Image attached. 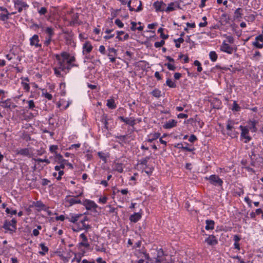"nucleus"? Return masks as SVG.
Segmentation results:
<instances>
[{
    "instance_id": "nucleus-1",
    "label": "nucleus",
    "mask_w": 263,
    "mask_h": 263,
    "mask_svg": "<svg viewBox=\"0 0 263 263\" xmlns=\"http://www.w3.org/2000/svg\"><path fill=\"white\" fill-rule=\"evenodd\" d=\"M54 56L56 59L57 64L53 69L57 77H63V74L62 72L66 74L72 67H79V65L75 63L76 58L68 52L63 51L60 54H55Z\"/></svg>"
},
{
    "instance_id": "nucleus-2",
    "label": "nucleus",
    "mask_w": 263,
    "mask_h": 263,
    "mask_svg": "<svg viewBox=\"0 0 263 263\" xmlns=\"http://www.w3.org/2000/svg\"><path fill=\"white\" fill-rule=\"evenodd\" d=\"M79 13L75 12L73 10H71L67 12L64 20L68 22L69 26L80 25L82 22L79 20Z\"/></svg>"
},
{
    "instance_id": "nucleus-3",
    "label": "nucleus",
    "mask_w": 263,
    "mask_h": 263,
    "mask_svg": "<svg viewBox=\"0 0 263 263\" xmlns=\"http://www.w3.org/2000/svg\"><path fill=\"white\" fill-rule=\"evenodd\" d=\"M87 220V217L83 215V217L80 218L79 220L72 227V230L74 232H79L83 230H87L91 228L90 226L85 223V221Z\"/></svg>"
},
{
    "instance_id": "nucleus-4",
    "label": "nucleus",
    "mask_w": 263,
    "mask_h": 263,
    "mask_svg": "<svg viewBox=\"0 0 263 263\" xmlns=\"http://www.w3.org/2000/svg\"><path fill=\"white\" fill-rule=\"evenodd\" d=\"M153 251H154L153 253L155 256L153 258L155 263H168L165 258L166 255L164 254L162 249L153 250Z\"/></svg>"
},
{
    "instance_id": "nucleus-5",
    "label": "nucleus",
    "mask_w": 263,
    "mask_h": 263,
    "mask_svg": "<svg viewBox=\"0 0 263 263\" xmlns=\"http://www.w3.org/2000/svg\"><path fill=\"white\" fill-rule=\"evenodd\" d=\"M16 223L17 220L13 218L11 221L5 220L2 228L6 231L5 233L9 231L10 234H12L16 232Z\"/></svg>"
},
{
    "instance_id": "nucleus-6",
    "label": "nucleus",
    "mask_w": 263,
    "mask_h": 263,
    "mask_svg": "<svg viewBox=\"0 0 263 263\" xmlns=\"http://www.w3.org/2000/svg\"><path fill=\"white\" fill-rule=\"evenodd\" d=\"M14 8L17 10L18 13L23 11H26L29 8V5L24 0H15L14 1Z\"/></svg>"
},
{
    "instance_id": "nucleus-7",
    "label": "nucleus",
    "mask_w": 263,
    "mask_h": 263,
    "mask_svg": "<svg viewBox=\"0 0 263 263\" xmlns=\"http://www.w3.org/2000/svg\"><path fill=\"white\" fill-rule=\"evenodd\" d=\"M82 193L80 194L79 195L74 197H71L70 196H67L65 199V205L67 206H71L75 204H81L82 201L78 198L80 196Z\"/></svg>"
},
{
    "instance_id": "nucleus-8",
    "label": "nucleus",
    "mask_w": 263,
    "mask_h": 263,
    "mask_svg": "<svg viewBox=\"0 0 263 263\" xmlns=\"http://www.w3.org/2000/svg\"><path fill=\"white\" fill-rule=\"evenodd\" d=\"M205 179L209 180L210 184L214 186H222L223 181L216 175H211L209 177H205Z\"/></svg>"
},
{
    "instance_id": "nucleus-9",
    "label": "nucleus",
    "mask_w": 263,
    "mask_h": 263,
    "mask_svg": "<svg viewBox=\"0 0 263 263\" xmlns=\"http://www.w3.org/2000/svg\"><path fill=\"white\" fill-rule=\"evenodd\" d=\"M16 12H9L8 10L3 7H0V21L7 22L11 15L15 14Z\"/></svg>"
},
{
    "instance_id": "nucleus-10",
    "label": "nucleus",
    "mask_w": 263,
    "mask_h": 263,
    "mask_svg": "<svg viewBox=\"0 0 263 263\" xmlns=\"http://www.w3.org/2000/svg\"><path fill=\"white\" fill-rule=\"evenodd\" d=\"M82 204L85 206L87 210L95 211L98 208V205L93 201L89 199H85L82 202Z\"/></svg>"
},
{
    "instance_id": "nucleus-11",
    "label": "nucleus",
    "mask_w": 263,
    "mask_h": 263,
    "mask_svg": "<svg viewBox=\"0 0 263 263\" xmlns=\"http://www.w3.org/2000/svg\"><path fill=\"white\" fill-rule=\"evenodd\" d=\"M241 132V137L245 139V143H248L249 142L251 139V137L249 136V129L245 126H243L240 125L239 126Z\"/></svg>"
},
{
    "instance_id": "nucleus-12",
    "label": "nucleus",
    "mask_w": 263,
    "mask_h": 263,
    "mask_svg": "<svg viewBox=\"0 0 263 263\" xmlns=\"http://www.w3.org/2000/svg\"><path fill=\"white\" fill-rule=\"evenodd\" d=\"M153 7L156 12H163L165 11L166 4L162 1H157L154 2Z\"/></svg>"
},
{
    "instance_id": "nucleus-13",
    "label": "nucleus",
    "mask_w": 263,
    "mask_h": 263,
    "mask_svg": "<svg viewBox=\"0 0 263 263\" xmlns=\"http://www.w3.org/2000/svg\"><path fill=\"white\" fill-rule=\"evenodd\" d=\"M40 40L37 34H34L30 39V45L31 46H34L36 48H41L42 45L39 43Z\"/></svg>"
},
{
    "instance_id": "nucleus-14",
    "label": "nucleus",
    "mask_w": 263,
    "mask_h": 263,
    "mask_svg": "<svg viewBox=\"0 0 263 263\" xmlns=\"http://www.w3.org/2000/svg\"><path fill=\"white\" fill-rule=\"evenodd\" d=\"M204 241L209 246H216L218 243L217 238L213 235H209L208 237L205 239Z\"/></svg>"
},
{
    "instance_id": "nucleus-15",
    "label": "nucleus",
    "mask_w": 263,
    "mask_h": 263,
    "mask_svg": "<svg viewBox=\"0 0 263 263\" xmlns=\"http://www.w3.org/2000/svg\"><path fill=\"white\" fill-rule=\"evenodd\" d=\"M108 53L107 54V56L109 57L110 61L111 63L115 62L116 58H115V56H116L117 54V50L114 48L109 47L108 49Z\"/></svg>"
},
{
    "instance_id": "nucleus-16",
    "label": "nucleus",
    "mask_w": 263,
    "mask_h": 263,
    "mask_svg": "<svg viewBox=\"0 0 263 263\" xmlns=\"http://www.w3.org/2000/svg\"><path fill=\"white\" fill-rule=\"evenodd\" d=\"M220 50L228 54H232L233 51V49L230 45L224 41L220 46Z\"/></svg>"
},
{
    "instance_id": "nucleus-17",
    "label": "nucleus",
    "mask_w": 263,
    "mask_h": 263,
    "mask_svg": "<svg viewBox=\"0 0 263 263\" xmlns=\"http://www.w3.org/2000/svg\"><path fill=\"white\" fill-rule=\"evenodd\" d=\"M92 46L91 45V43L89 41L86 42L83 46V54H86L88 53H89L92 49Z\"/></svg>"
},
{
    "instance_id": "nucleus-18",
    "label": "nucleus",
    "mask_w": 263,
    "mask_h": 263,
    "mask_svg": "<svg viewBox=\"0 0 263 263\" xmlns=\"http://www.w3.org/2000/svg\"><path fill=\"white\" fill-rule=\"evenodd\" d=\"M83 217V214H72L70 215L69 217H66V219H67L69 221L75 224L78 220H79V218Z\"/></svg>"
},
{
    "instance_id": "nucleus-19",
    "label": "nucleus",
    "mask_w": 263,
    "mask_h": 263,
    "mask_svg": "<svg viewBox=\"0 0 263 263\" xmlns=\"http://www.w3.org/2000/svg\"><path fill=\"white\" fill-rule=\"evenodd\" d=\"M16 154L20 155L23 156H27L30 157V151L27 148H21L16 151Z\"/></svg>"
},
{
    "instance_id": "nucleus-20",
    "label": "nucleus",
    "mask_w": 263,
    "mask_h": 263,
    "mask_svg": "<svg viewBox=\"0 0 263 263\" xmlns=\"http://www.w3.org/2000/svg\"><path fill=\"white\" fill-rule=\"evenodd\" d=\"M177 121L175 120H170L168 121H167L164 125H163V128L165 129H170L174 127H175L177 125Z\"/></svg>"
},
{
    "instance_id": "nucleus-21",
    "label": "nucleus",
    "mask_w": 263,
    "mask_h": 263,
    "mask_svg": "<svg viewBox=\"0 0 263 263\" xmlns=\"http://www.w3.org/2000/svg\"><path fill=\"white\" fill-rule=\"evenodd\" d=\"M80 237L82 239V242L79 243V245L81 246L85 247V248H88L90 245L88 242V239L87 236L84 234L82 233L80 235Z\"/></svg>"
},
{
    "instance_id": "nucleus-22",
    "label": "nucleus",
    "mask_w": 263,
    "mask_h": 263,
    "mask_svg": "<svg viewBox=\"0 0 263 263\" xmlns=\"http://www.w3.org/2000/svg\"><path fill=\"white\" fill-rule=\"evenodd\" d=\"M177 7L179 8V5L177 3L172 2L168 4V6L165 8V11L166 12H170L175 10V7Z\"/></svg>"
},
{
    "instance_id": "nucleus-23",
    "label": "nucleus",
    "mask_w": 263,
    "mask_h": 263,
    "mask_svg": "<svg viewBox=\"0 0 263 263\" xmlns=\"http://www.w3.org/2000/svg\"><path fill=\"white\" fill-rule=\"evenodd\" d=\"M205 229L206 230H212L214 229L215 222L213 220L207 219L205 220Z\"/></svg>"
},
{
    "instance_id": "nucleus-24",
    "label": "nucleus",
    "mask_w": 263,
    "mask_h": 263,
    "mask_svg": "<svg viewBox=\"0 0 263 263\" xmlns=\"http://www.w3.org/2000/svg\"><path fill=\"white\" fill-rule=\"evenodd\" d=\"M141 218V214L139 213H135L129 217V220L131 222L136 223Z\"/></svg>"
},
{
    "instance_id": "nucleus-25",
    "label": "nucleus",
    "mask_w": 263,
    "mask_h": 263,
    "mask_svg": "<svg viewBox=\"0 0 263 263\" xmlns=\"http://www.w3.org/2000/svg\"><path fill=\"white\" fill-rule=\"evenodd\" d=\"M43 31L47 34V36L53 37L54 35V28L52 27H45Z\"/></svg>"
},
{
    "instance_id": "nucleus-26",
    "label": "nucleus",
    "mask_w": 263,
    "mask_h": 263,
    "mask_svg": "<svg viewBox=\"0 0 263 263\" xmlns=\"http://www.w3.org/2000/svg\"><path fill=\"white\" fill-rule=\"evenodd\" d=\"M160 136V134L159 133H155L154 134H151L148 136L149 138L148 139H147V141L149 143H151L153 141H154V140L159 138Z\"/></svg>"
},
{
    "instance_id": "nucleus-27",
    "label": "nucleus",
    "mask_w": 263,
    "mask_h": 263,
    "mask_svg": "<svg viewBox=\"0 0 263 263\" xmlns=\"http://www.w3.org/2000/svg\"><path fill=\"white\" fill-rule=\"evenodd\" d=\"M101 121L102 124L104 125V128L106 129H108V119L107 115L106 114H103L101 117Z\"/></svg>"
},
{
    "instance_id": "nucleus-28",
    "label": "nucleus",
    "mask_w": 263,
    "mask_h": 263,
    "mask_svg": "<svg viewBox=\"0 0 263 263\" xmlns=\"http://www.w3.org/2000/svg\"><path fill=\"white\" fill-rule=\"evenodd\" d=\"M106 106L110 109H114L117 107L115 101L113 99H108L107 101Z\"/></svg>"
},
{
    "instance_id": "nucleus-29",
    "label": "nucleus",
    "mask_w": 263,
    "mask_h": 263,
    "mask_svg": "<svg viewBox=\"0 0 263 263\" xmlns=\"http://www.w3.org/2000/svg\"><path fill=\"white\" fill-rule=\"evenodd\" d=\"M133 6H136L138 4H139L137 8L136 9H135V11L136 12H140L142 10V2L138 0H134L133 2Z\"/></svg>"
},
{
    "instance_id": "nucleus-30",
    "label": "nucleus",
    "mask_w": 263,
    "mask_h": 263,
    "mask_svg": "<svg viewBox=\"0 0 263 263\" xmlns=\"http://www.w3.org/2000/svg\"><path fill=\"white\" fill-rule=\"evenodd\" d=\"M235 122L233 120L229 119L227 122L226 128L228 131H231L232 129H234V125Z\"/></svg>"
},
{
    "instance_id": "nucleus-31",
    "label": "nucleus",
    "mask_w": 263,
    "mask_h": 263,
    "mask_svg": "<svg viewBox=\"0 0 263 263\" xmlns=\"http://www.w3.org/2000/svg\"><path fill=\"white\" fill-rule=\"evenodd\" d=\"M125 123L131 126H134L136 124V120L133 117L126 118Z\"/></svg>"
},
{
    "instance_id": "nucleus-32",
    "label": "nucleus",
    "mask_w": 263,
    "mask_h": 263,
    "mask_svg": "<svg viewBox=\"0 0 263 263\" xmlns=\"http://www.w3.org/2000/svg\"><path fill=\"white\" fill-rule=\"evenodd\" d=\"M55 160L58 163L66 162V160L63 159L62 155L60 154L56 153L55 155Z\"/></svg>"
},
{
    "instance_id": "nucleus-33",
    "label": "nucleus",
    "mask_w": 263,
    "mask_h": 263,
    "mask_svg": "<svg viewBox=\"0 0 263 263\" xmlns=\"http://www.w3.org/2000/svg\"><path fill=\"white\" fill-rule=\"evenodd\" d=\"M40 247H41V248L42 249V251H40L39 253L41 255H44L46 253L48 252V248L46 246H45L44 243H41L40 245Z\"/></svg>"
},
{
    "instance_id": "nucleus-34",
    "label": "nucleus",
    "mask_w": 263,
    "mask_h": 263,
    "mask_svg": "<svg viewBox=\"0 0 263 263\" xmlns=\"http://www.w3.org/2000/svg\"><path fill=\"white\" fill-rule=\"evenodd\" d=\"M209 57L212 62H215L217 59V54L214 51H212L209 53Z\"/></svg>"
},
{
    "instance_id": "nucleus-35",
    "label": "nucleus",
    "mask_w": 263,
    "mask_h": 263,
    "mask_svg": "<svg viewBox=\"0 0 263 263\" xmlns=\"http://www.w3.org/2000/svg\"><path fill=\"white\" fill-rule=\"evenodd\" d=\"M1 106L5 108H11V102L10 101V99H7L2 102Z\"/></svg>"
},
{
    "instance_id": "nucleus-36",
    "label": "nucleus",
    "mask_w": 263,
    "mask_h": 263,
    "mask_svg": "<svg viewBox=\"0 0 263 263\" xmlns=\"http://www.w3.org/2000/svg\"><path fill=\"white\" fill-rule=\"evenodd\" d=\"M166 84L170 88H176V84L175 82H173L171 79H167L166 81Z\"/></svg>"
},
{
    "instance_id": "nucleus-37",
    "label": "nucleus",
    "mask_w": 263,
    "mask_h": 263,
    "mask_svg": "<svg viewBox=\"0 0 263 263\" xmlns=\"http://www.w3.org/2000/svg\"><path fill=\"white\" fill-rule=\"evenodd\" d=\"M241 11H242V9L241 8H237L235 11V12H234V14H235V17L236 18H241L242 17V13H241Z\"/></svg>"
},
{
    "instance_id": "nucleus-38",
    "label": "nucleus",
    "mask_w": 263,
    "mask_h": 263,
    "mask_svg": "<svg viewBox=\"0 0 263 263\" xmlns=\"http://www.w3.org/2000/svg\"><path fill=\"white\" fill-rule=\"evenodd\" d=\"M27 103H28V108L29 109H31L32 110H34V108L35 107L34 102L33 100H29L27 101Z\"/></svg>"
},
{
    "instance_id": "nucleus-39",
    "label": "nucleus",
    "mask_w": 263,
    "mask_h": 263,
    "mask_svg": "<svg viewBox=\"0 0 263 263\" xmlns=\"http://www.w3.org/2000/svg\"><path fill=\"white\" fill-rule=\"evenodd\" d=\"M161 91L159 90L158 89H155L152 92V95L157 98H159L161 97Z\"/></svg>"
},
{
    "instance_id": "nucleus-40",
    "label": "nucleus",
    "mask_w": 263,
    "mask_h": 263,
    "mask_svg": "<svg viewBox=\"0 0 263 263\" xmlns=\"http://www.w3.org/2000/svg\"><path fill=\"white\" fill-rule=\"evenodd\" d=\"M164 29L163 28H160L158 30V32L160 33V37L163 40H166L168 37V35H165L163 33Z\"/></svg>"
},
{
    "instance_id": "nucleus-41",
    "label": "nucleus",
    "mask_w": 263,
    "mask_h": 263,
    "mask_svg": "<svg viewBox=\"0 0 263 263\" xmlns=\"http://www.w3.org/2000/svg\"><path fill=\"white\" fill-rule=\"evenodd\" d=\"M238 134V133L237 132H236L235 130H233V129H232L231 131H228L227 133V135L229 136H230L232 138L237 137Z\"/></svg>"
},
{
    "instance_id": "nucleus-42",
    "label": "nucleus",
    "mask_w": 263,
    "mask_h": 263,
    "mask_svg": "<svg viewBox=\"0 0 263 263\" xmlns=\"http://www.w3.org/2000/svg\"><path fill=\"white\" fill-rule=\"evenodd\" d=\"M149 159H150L149 156H147L145 158H143L140 160L139 164L146 166L147 165V162H148V160H149Z\"/></svg>"
},
{
    "instance_id": "nucleus-43",
    "label": "nucleus",
    "mask_w": 263,
    "mask_h": 263,
    "mask_svg": "<svg viewBox=\"0 0 263 263\" xmlns=\"http://www.w3.org/2000/svg\"><path fill=\"white\" fill-rule=\"evenodd\" d=\"M31 28L34 29L35 30H36L37 29L41 28L42 31H43L45 27L41 24H33L31 26Z\"/></svg>"
},
{
    "instance_id": "nucleus-44",
    "label": "nucleus",
    "mask_w": 263,
    "mask_h": 263,
    "mask_svg": "<svg viewBox=\"0 0 263 263\" xmlns=\"http://www.w3.org/2000/svg\"><path fill=\"white\" fill-rule=\"evenodd\" d=\"M52 41V37L46 36L44 44L45 46H48Z\"/></svg>"
},
{
    "instance_id": "nucleus-45",
    "label": "nucleus",
    "mask_w": 263,
    "mask_h": 263,
    "mask_svg": "<svg viewBox=\"0 0 263 263\" xmlns=\"http://www.w3.org/2000/svg\"><path fill=\"white\" fill-rule=\"evenodd\" d=\"M194 64L195 66L197 67V71L198 72H201L202 70L201 67V65L200 62L198 60H195L194 62Z\"/></svg>"
},
{
    "instance_id": "nucleus-46",
    "label": "nucleus",
    "mask_w": 263,
    "mask_h": 263,
    "mask_svg": "<svg viewBox=\"0 0 263 263\" xmlns=\"http://www.w3.org/2000/svg\"><path fill=\"white\" fill-rule=\"evenodd\" d=\"M232 109L233 111H238L240 109V106L236 103V102L235 101H234V102H233V107H232Z\"/></svg>"
},
{
    "instance_id": "nucleus-47",
    "label": "nucleus",
    "mask_w": 263,
    "mask_h": 263,
    "mask_svg": "<svg viewBox=\"0 0 263 263\" xmlns=\"http://www.w3.org/2000/svg\"><path fill=\"white\" fill-rule=\"evenodd\" d=\"M165 65L166 66H167V68L170 70H173V71H174L176 69V67L173 64H172L171 63H166V64H165Z\"/></svg>"
},
{
    "instance_id": "nucleus-48",
    "label": "nucleus",
    "mask_w": 263,
    "mask_h": 263,
    "mask_svg": "<svg viewBox=\"0 0 263 263\" xmlns=\"http://www.w3.org/2000/svg\"><path fill=\"white\" fill-rule=\"evenodd\" d=\"M21 84L24 90H25L26 91H29L30 86L27 82L22 81Z\"/></svg>"
},
{
    "instance_id": "nucleus-49",
    "label": "nucleus",
    "mask_w": 263,
    "mask_h": 263,
    "mask_svg": "<svg viewBox=\"0 0 263 263\" xmlns=\"http://www.w3.org/2000/svg\"><path fill=\"white\" fill-rule=\"evenodd\" d=\"M72 34H69L67 35L64 36V39L66 40L67 43H70L72 39Z\"/></svg>"
},
{
    "instance_id": "nucleus-50",
    "label": "nucleus",
    "mask_w": 263,
    "mask_h": 263,
    "mask_svg": "<svg viewBox=\"0 0 263 263\" xmlns=\"http://www.w3.org/2000/svg\"><path fill=\"white\" fill-rule=\"evenodd\" d=\"M165 44L164 40H161L160 42H156L154 44V46L156 48H159Z\"/></svg>"
},
{
    "instance_id": "nucleus-51",
    "label": "nucleus",
    "mask_w": 263,
    "mask_h": 263,
    "mask_svg": "<svg viewBox=\"0 0 263 263\" xmlns=\"http://www.w3.org/2000/svg\"><path fill=\"white\" fill-rule=\"evenodd\" d=\"M34 160L37 162H46L47 164L50 163V161L47 159H41V158H37V159H34Z\"/></svg>"
},
{
    "instance_id": "nucleus-52",
    "label": "nucleus",
    "mask_w": 263,
    "mask_h": 263,
    "mask_svg": "<svg viewBox=\"0 0 263 263\" xmlns=\"http://www.w3.org/2000/svg\"><path fill=\"white\" fill-rule=\"evenodd\" d=\"M185 144L186 146H182L181 147V149H183V150H184L185 151H187V152H192V151H193L195 149V148L194 147H192V148L188 147L187 146V145H189L188 143H185Z\"/></svg>"
},
{
    "instance_id": "nucleus-53",
    "label": "nucleus",
    "mask_w": 263,
    "mask_h": 263,
    "mask_svg": "<svg viewBox=\"0 0 263 263\" xmlns=\"http://www.w3.org/2000/svg\"><path fill=\"white\" fill-rule=\"evenodd\" d=\"M115 23L119 28H123L124 26V24L121 22V21L120 20H119L118 18H117L115 20Z\"/></svg>"
},
{
    "instance_id": "nucleus-54",
    "label": "nucleus",
    "mask_w": 263,
    "mask_h": 263,
    "mask_svg": "<svg viewBox=\"0 0 263 263\" xmlns=\"http://www.w3.org/2000/svg\"><path fill=\"white\" fill-rule=\"evenodd\" d=\"M58 149V146L56 145H51L49 147V150L51 153H54L55 154L57 153L56 151Z\"/></svg>"
},
{
    "instance_id": "nucleus-55",
    "label": "nucleus",
    "mask_w": 263,
    "mask_h": 263,
    "mask_svg": "<svg viewBox=\"0 0 263 263\" xmlns=\"http://www.w3.org/2000/svg\"><path fill=\"white\" fill-rule=\"evenodd\" d=\"M47 12V9L45 7H41L38 10V12L40 15H45Z\"/></svg>"
},
{
    "instance_id": "nucleus-56",
    "label": "nucleus",
    "mask_w": 263,
    "mask_h": 263,
    "mask_svg": "<svg viewBox=\"0 0 263 263\" xmlns=\"http://www.w3.org/2000/svg\"><path fill=\"white\" fill-rule=\"evenodd\" d=\"M5 212L7 214H10L11 215H15L17 213L16 210H13L11 211L8 208L6 209Z\"/></svg>"
},
{
    "instance_id": "nucleus-57",
    "label": "nucleus",
    "mask_w": 263,
    "mask_h": 263,
    "mask_svg": "<svg viewBox=\"0 0 263 263\" xmlns=\"http://www.w3.org/2000/svg\"><path fill=\"white\" fill-rule=\"evenodd\" d=\"M221 19L223 20V22L225 23H228L229 22V18L227 17L226 14H222L221 16Z\"/></svg>"
},
{
    "instance_id": "nucleus-58",
    "label": "nucleus",
    "mask_w": 263,
    "mask_h": 263,
    "mask_svg": "<svg viewBox=\"0 0 263 263\" xmlns=\"http://www.w3.org/2000/svg\"><path fill=\"white\" fill-rule=\"evenodd\" d=\"M197 140V138L196 136L194 135H191L189 138V141L190 142H192V143L194 142Z\"/></svg>"
},
{
    "instance_id": "nucleus-59",
    "label": "nucleus",
    "mask_w": 263,
    "mask_h": 263,
    "mask_svg": "<svg viewBox=\"0 0 263 263\" xmlns=\"http://www.w3.org/2000/svg\"><path fill=\"white\" fill-rule=\"evenodd\" d=\"M132 2V0H129L128 1H127V3L126 4L127 5V7H128L129 11H135V9L133 7H132L131 6Z\"/></svg>"
},
{
    "instance_id": "nucleus-60",
    "label": "nucleus",
    "mask_w": 263,
    "mask_h": 263,
    "mask_svg": "<svg viewBox=\"0 0 263 263\" xmlns=\"http://www.w3.org/2000/svg\"><path fill=\"white\" fill-rule=\"evenodd\" d=\"M253 45L257 48H261L263 47V44H260L258 42H254Z\"/></svg>"
},
{
    "instance_id": "nucleus-61",
    "label": "nucleus",
    "mask_w": 263,
    "mask_h": 263,
    "mask_svg": "<svg viewBox=\"0 0 263 263\" xmlns=\"http://www.w3.org/2000/svg\"><path fill=\"white\" fill-rule=\"evenodd\" d=\"M81 146L80 143H77V144H73L70 145V146L69 147V149H72L73 148H79Z\"/></svg>"
},
{
    "instance_id": "nucleus-62",
    "label": "nucleus",
    "mask_w": 263,
    "mask_h": 263,
    "mask_svg": "<svg viewBox=\"0 0 263 263\" xmlns=\"http://www.w3.org/2000/svg\"><path fill=\"white\" fill-rule=\"evenodd\" d=\"M263 42V35L262 34H260L258 36H257L256 37H255V42Z\"/></svg>"
},
{
    "instance_id": "nucleus-63",
    "label": "nucleus",
    "mask_w": 263,
    "mask_h": 263,
    "mask_svg": "<svg viewBox=\"0 0 263 263\" xmlns=\"http://www.w3.org/2000/svg\"><path fill=\"white\" fill-rule=\"evenodd\" d=\"M99 51L103 54H105V47L103 45H101L99 47Z\"/></svg>"
},
{
    "instance_id": "nucleus-64",
    "label": "nucleus",
    "mask_w": 263,
    "mask_h": 263,
    "mask_svg": "<svg viewBox=\"0 0 263 263\" xmlns=\"http://www.w3.org/2000/svg\"><path fill=\"white\" fill-rule=\"evenodd\" d=\"M35 205L36 207H37V208H43L45 206V205L41 201H37L36 202Z\"/></svg>"
}]
</instances>
